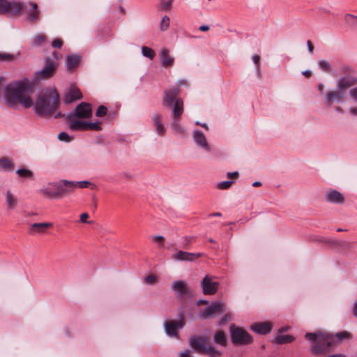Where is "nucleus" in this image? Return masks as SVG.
Masks as SVG:
<instances>
[{"label":"nucleus","instance_id":"12","mask_svg":"<svg viewBox=\"0 0 357 357\" xmlns=\"http://www.w3.org/2000/svg\"><path fill=\"white\" fill-rule=\"evenodd\" d=\"M185 325L183 319L178 321H169L164 324L165 333L169 337H178V329L182 328Z\"/></svg>","mask_w":357,"mask_h":357},{"label":"nucleus","instance_id":"22","mask_svg":"<svg viewBox=\"0 0 357 357\" xmlns=\"http://www.w3.org/2000/svg\"><path fill=\"white\" fill-rule=\"evenodd\" d=\"M38 192L47 198H58V193L56 190L54 189V182L48 183L46 186L40 189Z\"/></svg>","mask_w":357,"mask_h":357},{"label":"nucleus","instance_id":"18","mask_svg":"<svg viewBox=\"0 0 357 357\" xmlns=\"http://www.w3.org/2000/svg\"><path fill=\"white\" fill-rule=\"evenodd\" d=\"M357 84V78L351 76V75H345L340 78L337 81V89L343 90L346 92V90L355 84Z\"/></svg>","mask_w":357,"mask_h":357},{"label":"nucleus","instance_id":"50","mask_svg":"<svg viewBox=\"0 0 357 357\" xmlns=\"http://www.w3.org/2000/svg\"><path fill=\"white\" fill-rule=\"evenodd\" d=\"M179 357H190L191 351L189 350H185L179 353Z\"/></svg>","mask_w":357,"mask_h":357},{"label":"nucleus","instance_id":"24","mask_svg":"<svg viewBox=\"0 0 357 357\" xmlns=\"http://www.w3.org/2000/svg\"><path fill=\"white\" fill-rule=\"evenodd\" d=\"M160 63L162 66L169 67L173 65L174 58L170 56L167 49H162L160 52Z\"/></svg>","mask_w":357,"mask_h":357},{"label":"nucleus","instance_id":"61","mask_svg":"<svg viewBox=\"0 0 357 357\" xmlns=\"http://www.w3.org/2000/svg\"><path fill=\"white\" fill-rule=\"evenodd\" d=\"M324 85L323 84H319L318 85V89L320 92H322L324 91Z\"/></svg>","mask_w":357,"mask_h":357},{"label":"nucleus","instance_id":"34","mask_svg":"<svg viewBox=\"0 0 357 357\" xmlns=\"http://www.w3.org/2000/svg\"><path fill=\"white\" fill-rule=\"evenodd\" d=\"M75 189L77 188H86L90 187L91 189L95 188L96 185L89 181H74Z\"/></svg>","mask_w":357,"mask_h":357},{"label":"nucleus","instance_id":"27","mask_svg":"<svg viewBox=\"0 0 357 357\" xmlns=\"http://www.w3.org/2000/svg\"><path fill=\"white\" fill-rule=\"evenodd\" d=\"M15 164L11 159L7 157L0 158V170L4 172H12L14 169Z\"/></svg>","mask_w":357,"mask_h":357},{"label":"nucleus","instance_id":"5","mask_svg":"<svg viewBox=\"0 0 357 357\" xmlns=\"http://www.w3.org/2000/svg\"><path fill=\"white\" fill-rule=\"evenodd\" d=\"M231 342L236 345H246L252 342V336L243 328L235 325L230 326Z\"/></svg>","mask_w":357,"mask_h":357},{"label":"nucleus","instance_id":"62","mask_svg":"<svg viewBox=\"0 0 357 357\" xmlns=\"http://www.w3.org/2000/svg\"><path fill=\"white\" fill-rule=\"evenodd\" d=\"M261 185V183L259 181H255L252 183L253 187H259Z\"/></svg>","mask_w":357,"mask_h":357},{"label":"nucleus","instance_id":"54","mask_svg":"<svg viewBox=\"0 0 357 357\" xmlns=\"http://www.w3.org/2000/svg\"><path fill=\"white\" fill-rule=\"evenodd\" d=\"M347 335L348 333L346 332H341L337 334V337L340 340L345 338Z\"/></svg>","mask_w":357,"mask_h":357},{"label":"nucleus","instance_id":"25","mask_svg":"<svg viewBox=\"0 0 357 357\" xmlns=\"http://www.w3.org/2000/svg\"><path fill=\"white\" fill-rule=\"evenodd\" d=\"M5 198L8 210H13L17 206V198L10 190H6L5 193Z\"/></svg>","mask_w":357,"mask_h":357},{"label":"nucleus","instance_id":"64","mask_svg":"<svg viewBox=\"0 0 357 357\" xmlns=\"http://www.w3.org/2000/svg\"><path fill=\"white\" fill-rule=\"evenodd\" d=\"M335 110L338 112H340V113H343L344 112V110L342 107H335Z\"/></svg>","mask_w":357,"mask_h":357},{"label":"nucleus","instance_id":"13","mask_svg":"<svg viewBox=\"0 0 357 357\" xmlns=\"http://www.w3.org/2000/svg\"><path fill=\"white\" fill-rule=\"evenodd\" d=\"M219 283L213 282L212 278L206 275L201 282V287L205 295H213L217 292Z\"/></svg>","mask_w":357,"mask_h":357},{"label":"nucleus","instance_id":"30","mask_svg":"<svg viewBox=\"0 0 357 357\" xmlns=\"http://www.w3.org/2000/svg\"><path fill=\"white\" fill-rule=\"evenodd\" d=\"M294 340V337L290 335H278L273 340L274 342L278 344H283L291 342Z\"/></svg>","mask_w":357,"mask_h":357},{"label":"nucleus","instance_id":"32","mask_svg":"<svg viewBox=\"0 0 357 357\" xmlns=\"http://www.w3.org/2000/svg\"><path fill=\"white\" fill-rule=\"evenodd\" d=\"M16 174L21 178H32L33 177V173L31 170L25 168L19 169L16 171Z\"/></svg>","mask_w":357,"mask_h":357},{"label":"nucleus","instance_id":"56","mask_svg":"<svg viewBox=\"0 0 357 357\" xmlns=\"http://www.w3.org/2000/svg\"><path fill=\"white\" fill-rule=\"evenodd\" d=\"M351 115L357 116V107H353L349 109Z\"/></svg>","mask_w":357,"mask_h":357},{"label":"nucleus","instance_id":"51","mask_svg":"<svg viewBox=\"0 0 357 357\" xmlns=\"http://www.w3.org/2000/svg\"><path fill=\"white\" fill-rule=\"evenodd\" d=\"M238 176V172H228L227 174V177L228 178H237Z\"/></svg>","mask_w":357,"mask_h":357},{"label":"nucleus","instance_id":"31","mask_svg":"<svg viewBox=\"0 0 357 357\" xmlns=\"http://www.w3.org/2000/svg\"><path fill=\"white\" fill-rule=\"evenodd\" d=\"M214 342L221 346H225L227 344V337L225 333L222 331H218L214 335Z\"/></svg>","mask_w":357,"mask_h":357},{"label":"nucleus","instance_id":"43","mask_svg":"<svg viewBox=\"0 0 357 357\" xmlns=\"http://www.w3.org/2000/svg\"><path fill=\"white\" fill-rule=\"evenodd\" d=\"M45 37L43 34H38L34 37L33 39V45L36 46H40L43 42L45 40Z\"/></svg>","mask_w":357,"mask_h":357},{"label":"nucleus","instance_id":"19","mask_svg":"<svg viewBox=\"0 0 357 357\" xmlns=\"http://www.w3.org/2000/svg\"><path fill=\"white\" fill-rule=\"evenodd\" d=\"M82 98V94L79 89L75 86H71L69 90L66 92L63 101L66 105H68L77 100L81 99Z\"/></svg>","mask_w":357,"mask_h":357},{"label":"nucleus","instance_id":"44","mask_svg":"<svg viewBox=\"0 0 357 357\" xmlns=\"http://www.w3.org/2000/svg\"><path fill=\"white\" fill-rule=\"evenodd\" d=\"M344 21H345L347 23H348V24H354V23H355V22H354V21H355L356 20H357V16H355V15H351V14H349V13H348V14H346V15H344Z\"/></svg>","mask_w":357,"mask_h":357},{"label":"nucleus","instance_id":"4","mask_svg":"<svg viewBox=\"0 0 357 357\" xmlns=\"http://www.w3.org/2000/svg\"><path fill=\"white\" fill-rule=\"evenodd\" d=\"M190 346L197 352L208 354L210 357L220 356V352L209 342V338L204 336L195 335L189 340Z\"/></svg>","mask_w":357,"mask_h":357},{"label":"nucleus","instance_id":"7","mask_svg":"<svg viewBox=\"0 0 357 357\" xmlns=\"http://www.w3.org/2000/svg\"><path fill=\"white\" fill-rule=\"evenodd\" d=\"M92 116L91 105L87 102H81L76 106L74 111L68 112L66 118L89 119Z\"/></svg>","mask_w":357,"mask_h":357},{"label":"nucleus","instance_id":"36","mask_svg":"<svg viewBox=\"0 0 357 357\" xmlns=\"http://www.w3.org/2000/svg\"><path fill=\"white\" fill-rule=\"evenodd\" d=\"M96 130L99 131L101 130L100 122H86V130Z\"/></svg>","mask_w":357,"mask_h":357},{"label":"nucleus","instance_id":"8","mask_svg":"<svg viewBox=\"0 0 357 357\" xmlns=\"http://www.w3.org/2000/svg\"><path fill=\"white\" fill-rule=\"evenodd\" d=\"M58 63L47 59L44 67L35 73V79L37 80L45 79L52 77L57 68Z\"/></svg>","mask_w":357,"mask_h":357},{"label":"nucleus","instance_id":"48","mask_svg":"<svg viewBox=\"0 0 357 357\" xmlns=\"http://www.w3.org/2000/svg\"><path fill=\"white\" fill-rule=\"evenodd\" d=\"M89 218V214L87 213H84L80 215V221L82 223H89V222L87 221V219Z\"/></svg>","mask_w":357,"mask_h":357},{"label":"nucleus","instance_id":"40","mask_svg":"<svg viewBox=\"0 0 357 357\" xmlns=\"http://www.w3.org/2000/svg\"><path fill=\"white\" fill-rule=\"evenodd\" d=\"M234 183L232 181H224L218 183L217 188L220 190H226L230 188L231 184Z\"/></svg>","mask_w":357,"mask_h":357},{"label":"nucleus","instance_id":"28","mask_svg":"<svg viewBox=\"0 0 357 357\" xmlns=\"http://www.w3.org/2000/svg\"><path fill=\"white\" fill-rule=\"evenodd\" d=\"M250 329L258 334H266L268 333V322L256 323L251 326Z\"/></svg>","mask_w":357,"mask_h":357},{"label":"nucleus","instance_id":"63","mask_svg":"<svg viewBox=\"0 0 357 357\" xmlns=\"http://www.w3.org/2000/svg\"><path fill=\"white\" fill-rule=\"evenodd\" d=\"M65 115L63 114L61 112H57L55 116H54V118L57 119V118H60V117H63Z\"/></svg>","mask_w":357,"mask_h":357},{"label":"nucleus","instance_id":"41","mask_svg":"<svg viewBox=\"0 0 357 357\" xmlns=\"http://www.w3.org/2000/svg\"><path fill=\"white\" fill-rule=\"evenodd\" d=\"M318 65H319V68L325 72H328L331 69V65L326 61H324V60L319 61Z\"/></svg>","mask_w":357,"mask_h":357},{"label":"nucleus","instance_id":"16","mask_svg":"<svg viewBox=\"0 0 357 357\" xmlns=\"http://www.w3.org/2000/svg\"><path fill=\"white\" fill-rule=\"evenodd\" d=\"M172 289L176 291V298L183 300L190 294V291L186 287V283L183 281H174L172 284Z\"/></svg>","mask_w":357,"mask_h":357},{"label":"nucleus","instance_id":"37","mask_svg":"<svg viewBox=\"0 0 357 357\" xmlns=\"http://www.w3.org/2000/svg\"><path fill=\"white\" fill-rule=\"evenodd\" d=\"M153 242L158 244V247L162 249H165V246L164 244L165 238L162 236L155 235L151 237Z\"/></svg>","mask_w":357,"mask_h":357},{"label":"nucleus","instance_id":"42","mask_svg":"<svg viewBox=\"0 0 357 357\" xmlns=\"http://www.w3.org/2000/svg\"><path fill=\"white\" fill-rule=\"evenodd\" d=\"M107 112V109L104 105H100L98 107L96 112V116L98 117H102L106 115Z\"/></svg>","mask_w":357,"mask_h":357},{"label":"nucleus","instance_id":"2","mask_svg":"<svg viewBox=\"0 0 357 357\" xmlns=\"http://www.w3.org/2000/svg\"><path fill=\"white\" fill-rule=\"evenodd\" d=\"M178 84V86L170 87L165 91L162 105L165 107L173 106L171 112V118L172 120L171 128L180 133H183L185 130L180 125V118L183 113V102L181 98L178 97V95L180 92L178 86L184 85L185 81L180 80Z\"/></svg>","mask_w":357,"mask_h":357},{"label":"nucleus","instance_id":"11","mask_svg":"<svg viewBox=\"0 0 357 357\" xmlns=\"http://www.w3.org/2000/svg\"><path fill=\"white\" fill-rule=\"evenodd\" d=\"M346 92L337 89V90L329 91L326 93L324 103L327 106H331L334 103L343 102L345 100Z\"/></svg>","mask_w":357,"mask_h":357},{"label":"nucleus","instance_id":"59","mask_svg":"<svg viewBox=\"0 0 357 357\" xmlns=\"http://www.w3.org/2000/svg\"><path fill=\"white\" fill-rule=\"evenodd\" d=\"M353 314L356 317H357V301L354 303Z\"/></svg>","mask_w":357,"mask_h":357},{"label":"nucleus","instance_id":"46","mask_svg":"<svg viewBox=\"0 0 357 357\" xmlns=\"http://www.w3.org/2000/svg\"><path fill=\"white\" fill-rule=\"evenodd\" d=\"M63 45V41L59 38H56L52 42V46L56 48H61Z\"/></svg>","mask_w":357,"mask_h":357},{"label":"nucleus","instance_id":"53","mask_svg":"<svg viewBox=\"0 0 357 357\" xmlns=\"http://www.w3.org/2000/svg\"><path fill=\"white\" fill-rule=\"evenodd\" d=\"M307 47H308V51L310 53H312L313 51H314V45H313V43H312V41L311 40H307Z\"/></svg>","mask_w":357,"mask_h":357},{"label":"nucleus","instance_id":"10","mask_svg":"<svg viewBox=\"0 0 357 357\" xmlns=\"http://www.w3.org/2000/svg\"><path fill=\"white\" fill-rule=\"evenodd\" d=\"M54 189L58 193V198H62L66 195L73 192L75 189L74 181L66 179H62L57 182H54Z\"/></svg>","mask_w":357,"mask_h":357},{"label":"nucleus","instance_id":"15","mask_svg":"<svg viewBox=\"0 0 357 357\" xmlns=\"http://www.w3.org/2000/svg\"><path fill=\"white\" fill-rule=\"evenodd\" d=\"M326 202L333 204H343L345 202L344 196L335 189H329L324 195Z\"/></svg>","mask_w":357,"mask_h":357},{"label":"nucleus","instance_id":"55","mask_svg":"<svg viewBox=\"0 0 357 357\" xmlns=\"http://www.w3.org/2000/svg\"><path fill=\"white\" fill-rule=\"evenodd\" d=\"M252 61L256 65H258L260 61V56L257 54L254 55L252 56Z\"/></svg>","mask_w":357,"mask_h":357},{"label":"nucleus","instance_id":"60","mask_svg":"<svg viewBox=\"0 0 357 357\" xmlns=\"http://www.w3.org/2000/svg\"><path fill=\"white\" fill-rule=\"evenodd\" d=\"M303 75L305 77H306L309 78V77H311V75H312V73H311L310 71H309V70H305V71L303 72Z\"/></svg>","mask_w":357,"mask_h":357},{"label":"nucleus","instance_id":"20","mask_svg":"<svg viewBox=\"0 0 357 357\" xmlns=\"http://www.w3.org/2000/svg\"><path fill=\"white\" fill-rule=\"evenodd\" d=\"M152 121L155 132L160 136H162L166 132V128L162 121V116L158 113H155L152 116Z\"/></svg>","mask_w":357,"mask_h":357},{"label":"nucleus","instance_id":"1","mask_svg":"<svg viewBox=\"0 0 357 357\" xmlns=\"http://www.w3.org/2000/svg\"><path fill=\"white\" fill-rule=\"evenodd\" d=\"M33 86L27 78L13 82L4 87V100L6 105L16 108L19 104L28 109L33 106L35 113L39 116L52 115L60 106L59 95L55 87L42 90L35 103L30 97Z\"/></svg>","mask_w":357,"mask_h":357},{"label":"nucleus","instance_id":"52","mask_svg":"<svg viewBox=\"0 0 357 357\" xmlns=\"http://www.w3.org/2000/svg\"><path fill=\"white\" fill-rule=\"evenodd\" d=\"M231 316L229 314H225L222 319L220 322V324H225L226 322L228 321V320L230 319Z\"/></svg>","mask_w":357,"mask_h":357},{"label":"nucleus","instance_id":"26","mask_svg":"<svg viewBox=\"0 0 357 357\" xmlns=\"http://www.w3.org/2000/svg\"><path fill=\"white\" fill-rule=\"evenodd\" d=\"M29 5L31 6V8L28 11L27 20L33 22L38 20L40 15V11L38 10V5L36 3L30 2Z\"/></svg>","mask_w":357,"mask_h":357},{"label":"nucleus","instance_id":"47","mask_svg":"<svg viewBox=\"0 0 357 357\" xmlns=\"http://www.w3.org/2000/svg\"><path fill=\"white\" fill-rule=\"evenodd\" d=\"M349 95L352 98L354 102H357V86L352 88L349 91Z\"/></svg>","mask_w":357,"mask_h":357},{"label":"nucleus","instance_id":"6","mask_svg":"<svg viewBox=\"0 0 357 357\" xmlns=\"http://www.w3.org/2000/svg\"><path fill=\"white\" fill-rule=\"evenodd\" d=\"M23 8L24 4L21 2L0 0V14L13 17L18 15Z\"/></svg>","mask_w":357,"mask_h":357},{"label":"nucleus","instance_id":"57","mask_svg":"<svg viewBox=\"0 0 357 357\" xmlns=\"http://www.w3.org/2000/svg\"><path fill=\"white\" fill-rule=\"evenodd\" d=\"M289 329V326H284V327H281L278 329V332L280 333H282L284 332H286Z\"/></svg>","mask_w":357,"mask_h":357},{"label":"nucleus","instance_id":"21","mask_svg":"<svg viewBox=\"0 0 357 357\" xmlns=\"http://www.w3.org/2000/svg\"><path fill=\"white\" fill-rule=\"evenodd\" d=\"M69 122V129L72 131L86 130V121L79 120V118H66Z\"/></svg>","mask_w":357,"mask_h":357},{"label":"nucleus","instance_id":"58","mask_svg":"<svg viewBox=\"0 0 357 357\" xmlns=\"http://www.w3.org/2000/svg\"><path fill=\"white\" fill-rule=\"evenodd\" d=\"M199 29L202 31H206L209 30V26L208 25H202L199 26Z\"/></svg>","mask_w":357,"mask_h":357},{"label":"nucleus","instance_id":"35","mask_svg":"<svg viewBox=\"0 0 357 357\" xmlns=\"http://www.w3.org/2000/svg\"><path fill=\"white\" fill-rule=\"evenodd\" d=\"M15 59L14 54L0 52V62H12Z\"/></svg>","mask_w":357,"mask_h":357},{"label":"nucleus","instance_id":"14","mask_svg":"<svg viewBox=\"0 0 357 357\" xmlns=\"http://www.w3.org/2000/svg\"><path fill=\"white\" fill-rule=\"evenodd\" d=\"M203 255L204 254L202 252L192 253L183 250H178L176 252L172 254L171 258L174 260L180 261H193Z\"/></svg>","mask_w":357,"mask_h":357},{"label":"nucleus","instance_id":"45","mask_svg":"<svg viewBox=\"0 0 357 357\" xmlns=\"http://www.w3.org/2000/svg\"><path fill=\"white\" fill-rule=\"evenodd\" d=\"M157 278L155 275H150L144 278V282L146 284L151 285L156 282Z\"/></svg>","mask_w":357,"mask_h":357},{"label":"nucleus","instance_id":"23","mask_svg":"<svg viewBox=\"0 0 357 357\" xmlns=\"http://www.w3.org/2000/svg\"><path fill=\"white\" fill-rule=\"evenodd\" d=\"M52 223L51 222H38L33 223L31 225L29 233L31 234H41L45 232L47 228L51 227Z\"/></svg>","mask_w":357,"mask_h":357},{"label":"nucleus","instance_id":"38","mask_svg":"<svg viewBox=\"0 0 357 357\" xmlns=\"http://www.w3.org/2000/svg\"><path fill=\"white\" fill-rule=\"evenodd\" d=\"M169 17L167 15L164 16L162 18V20L160 22V30L164 31H166L169 26Z\"/></svg>","mask_w":357,"mask_h":357},{"label":"nucleus","instance_id":"17","mask_svg":"<svg viewBox=\"0 0 357 357\" xmlns=\"http://www.w3.org/2000/svg\"><path fill=\"white\" fill-rule=\"evenodd\" d=\"M193 139L198 147L208 152L211 151V147L207 142L206 136L202 131L195 130L193 131Z\"/></svg>","mask_w":357,"mask_h":357},{"label":"nucleus","instance_id":"33","mask_svg":"<svg viewBox=\"0 0 357 357\" xmlns=\"http://www.w3.org/2000/svg\"><path fill=\"white\" fill-rule=\"evenodd\" d=\"M142 54L144 57H147L152 60L155 56V53L153 49L146 46L142 47Z\"/></svg>","mask_w":357,"mask_h":357},{"label":"nucleus","instance_id":"29","mask_svg":"<svg viewBox=\"0 0 357 357\" xmlns=\"http://www.w3.org/2000/svg\"><path fill=\"white\" fill-rule=\"evenodd\" d=\"M79 62V56H68L66 58V68L68 70H74Z\"/></svg>","mask_w":357,"mask_h":357},{"label":"nucleus","instance_id":"3","mask_svg":"<svg viewBox=\"0 0 357 357\" xmlns=\"http://www.w3.org/2000/svg\"><path fill=\"white\" fill-rule=\"evenodd\" d=\"M305 337L308 340L315 342L312 349L314 354H324L328 352L333 342V337L323 333H307Z\"/></svg>","mask_w":357,"mask_h":357},{"label":"nucleus","instance_id":"9","mask_svg":"<svg viewBox=\"0 0 357 357\" xmlns=\"http://www.w3.org/2000/svg\"><path fill=\"white\" fill-rule=\"evenodd\" d=\"M225 306L221 301H215L211 303L199 314L202 319H207L215 317L217 314L223 313L225 311Z\"/></svg>","mask_w":357,"mask_h":357},{"label":"nucleus","instance_id":"49","mask_svg":"<svg viewBox=\"0 0 357 357\" xmlns=\"http://www.w3.org/2000/svg\"><path fill=\"white\" fill-rule=\"evenodd\" d=\"M171 5H172V0L162 2L161 4V7L163 10H168L171 7Z\"/></svg>","mask_w":357,"mask_h":357},{"label":"nucleus","instance_id":"39","mask_svg":"<svg viewBox=\"0 0 357 357\" xmlns=\"http://www.w3.org/2000/svg\"><path fill=\"white\" fill-rule=\"evenodd\" d=\"M58 139L61 141H63L66 142H70L73 140V137L69 135L66 132H61L58 135Z\"/></svg>","mask_w":357,"mask_h":357}]
</instances>
